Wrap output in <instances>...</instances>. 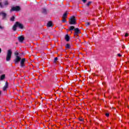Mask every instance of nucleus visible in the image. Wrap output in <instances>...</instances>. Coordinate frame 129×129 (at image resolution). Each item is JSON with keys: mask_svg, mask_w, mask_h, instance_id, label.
Returning <instances> with one entry per match:
<instances>
[{"mask_svg": "<svg viewBox=\"0 0 129 129\" xmlns=\"http://www.w3.org/2000/svg\"><path fill=\"white\" fill-rule=\"evenodd\" d=\"M12 54H13L12 50L11 49L8 50L7 51V54L6 56V61H10V60H11V58H12Z\"/></svg>", "mask_w": 129, "mask_h": 129, "instance_id": "obj_1", "label": "nucleus"}, {"mask_svg": "<svg viewBox=\"0 0 129 129\" xmlns=\"http://www.w3.org/2000/svg\"><path fill=\"white\" fill-rule=\"evenodd\" d=\"M70 25H75L76 24V19L74 16L72 17L69 19Z\"/></svg>", "mask_w": 129, "mask_h": 129, "instance_id": "obj_2", "label": "nucleus"}, {"mask_svg": "<svg viewBox=\"0 0 129 129\" xmlns=\"http://www.w3.org/2000/svg\"><path fill=\"white\" fill-rule=\"evenodd\" d=\"M21 11V8L19 6L13 7L10 10V12H19Z\"/></svg>", "mask_w": 129, "mask_h": 129, "instance_id": "obj_3", "label": "nucleus"}, {"mask_svg": "<svg viewBox=\"0 0 129 129\" xmlns=\"http://www.w3.org/2000/svg\"><path fill=\"white\" fill-rule=\"evenodd\" d=\"M8 5H9V2H8L7 0H6L4 2V5H3V4H2V2H0V8H5V6L7 7Z\"/></svg>", "mask_w": 129, "mask_h": 129, "instance_id": "obj_4", "label": "nucleus"}, {"mask_svg": "<svg viewBox=\"0 0 129 129\" xmlns=\"http://www.w3.org/2000/svg\"><path fill=\"white\" fill-rule=\"evenodd\" d=\"M25 62H26V59L22 58L20 62L21 67H25Z\"/></svg>", "mask_w": 129, "mask_h": 129, "instance_id": "obj_5", "label": "nucleus"}, {"mask_svg": "<svg viewBox=\"0 0 129 129\" xmlns=\"http://www.w3.org/2000/svg\"><path fill=\"white\" fill-rule=\"evenodd\" d=\"M75 35L78 36V34H80V30L79 28H75Z\"/></svg>", "mask_w": 129, "mask_h": 129, "instance_id": "obj_6", "label": "nucleus"}, {"mask_svg": "<svg viewBox=\"0 0 129 129\" xmlns=\"http://www.w3.org/2000/svg\"><path fill=\"white\" fill-rule=\"evenodd\" d=\"M21 57L19 56H17L16 59L14 60L15 64H17L18 62L21 61Z\"/></svg>", "mask_w": 129, "mask_h": 129, "instance_id": "obj_7", "label": "nucleus"}, {"mask_svg": "<svg viewBox=\"0 0 129 129\" xmlns=\"http://www.w3.org/2000/svg\"><path fill=\"white\" fill-rule=\"evenodd\" d=\"M16 25L17 27H19V28H20V29H23L24 28V26L23 25V24L20 23V22H16Z\"/></svg>", "mask_w": 129, "mask_h": 129, "instance_id": "obj_8", "label": "nucleus"}, {"mask_svg": "<svg viewBox=\"0 0 129 129\" xmlns=\"http://www.w3.org/2000/svg\"><path fill=\"white\" fill-rule=\"evenodd\" d=\"M8 86H9V84H8V82H6L5 85L3 87L4 91H6V90H7V89L8 88Z\"/></svg>", "mask_w": 129, "mask_h": 129, "instance_id": "obj_9", "label": "nucleus"}, {"mask_svg": "<svg viewBox=\"0 0 129 129\" xmlns=\"http://www.w3.org/2000/svg\"><path fill=\"white\" fill-rule=\"evenodd\" d=\"M24 39L25 38L23 37V36H20L18 37V40H19V42H22L23 41H24Z\"/></svg>", "mask_w": 129, "mask_h": 129, "instance_id": "obj_10", "label": "nucleus"}, {"mask_svg": "<svg viewBox=\"0 0 129 129\" xmlns=\"http://www.w3.org/2000/svg\"><path fill=\"white\" fill-rule=\"evenodd\" d=\"M1 15H2L3 19H5L7 17V14L4 12H1Z\"/></svg>", "mask_w": 129, "mask_h": 129, "instance_id": "obj_11", "label": "nucleus"}, {"mask_svg": "<svg viewBox=\"0 0 129 129\" xmlns=\"http://www.w3.org/2000/svg\"><path fill=\"white\" fill-rule=\"evenodd\" d=\"M68 15V12H66L63 15H62V18L66 19L67 18V16Z\"/></svg>", "mask_w": 129, "mask_h": 129, "instance_id": "obj_12", "label": "nucleus"}, {"mask_svg": "<svg viewBox=\"0 0 129 129\" xmlns=\"http://www.w3.org/2000/svg\"><path fill=\"white\" fill-rule=\"evenodd\" d=\"M17 27H18V26L17 25V23H16L13 27V31H16L17 30Z\"/></svg>", "mask_w": 129, "mask_h": 129, "instance_id": "obj_13", "label": "nucleus"}, {"mask_svg": "<svg viewBox=\"0 0 129 129\" xmlns=\"http://www.w3.org/2000/svg\"><path fill=\"white\" fill-rule=\"evenodd\" d=\"M65 39L67 42L70 40V37H69V36L68 35H67L65 37Z\"/></svg>", "mask_w": 129, "mask_h": 129, "instance_id": "obj_14", "label": "nucleus"}, {"mask_svg": "<svg viewBox=\"0 0 129 129\" xmlns=\"http://www.w3.org/2000/svg\"><path fill=\"white\" fill-rule=\"evenodd\" d=\"M6 77L5 75H2L0 77V80H4V78Z\"/></svg>", "mask_w": 129, "mask_h": 129, "instance_id": "obj_15", "label": "nucleus"}, {"mask_svg": "<svg viewBox=\"0 0 129 129\" xmlns=\"http://www.w3.org/2000/svg\"><path fill=\"white\" fill-rule=\"evenodd\" d=\"M47 27H52V22L49 21L47 24Z\"/></svg>", "mask_w": 129, "mask_h": 129, "instance_id": "obj_16", "label": "nucleus"}, {"mask_svg": "<svg viewBox=\"0 0 129 129\" xmlns=\"http://www.w3.org/2000/svg\"><path fill=\"white\" fill-rule=\"evenodd\" d=\"M74 29H75V27L73 26H71L69 27L70 31H72V30H74Z\"/></svg>", "mask_w": 129, "mask_h": 129, "instance_id": "obj_17", "label": "nucleus"}, {"mask_svg": "<svg viewBox=\"0 0 129 129\" xmlns=\"http://www.w3.org/2000/svg\"><path fill=\"white\" fill-rule=\"evenodd\" d=\"M66 49H70V44L69 43H68L66 45Z\"/></svg>", "mask_w": 129, "mask_h": 129, "instance_id": "obj_18", "label": "nucleus"}, {"mask_svg": "<svg viewBox=\"0 0 129 129\" xmlns=\"http://www.w3.org/2000/svg\"><path fill=\"white\" fill-rule=\"evenodd\" d=\"M62 23H66V18H62Z\"/></svg>", "mask_w": 129, "mask_h": 129, "instance_id": "obj_19", "label": "nucleus"}, {"mask_svg": "<svg viewBox=\"0 0 129 129\" xmlns=\"http://www.w3.org/2000/svg\"><path fill=\"white\" fill-rule=\"evenodd\" d=\"M46 9H42V13L43 14H46Z\"/></svg>", "mask_w": 129, "mask_h": 129, "instance_id": "obj_20", "label": "nucleus"}, {"mask_svg": "<svg viewBox=\"0 0 129 129\" xmlns=\"http://www.w3.org/2000/svg\"><path fill=\"white\" fill-rule=\"evenodd\" d=\"M11 21H15V17L13 16V17L11 18Z\"/></svg>", "mask_w": 129, "mask_h": 129, "instance_id": "obj_21", "label": "nucleus"}, {"mask_svg": "<svg viewBox=\"0 0 129 129\" xmlns=\"http://www.w3.org/2000/svg\"><path fill=\"white\" fill-rule=\"evenodd\" d=\"M15 56H16V57H17V56H18V55H19V52H15Z\"/></svg>", "mask_w": 129, "mask_h": 129, "instance_id": "obj_22", "label": "nucleus"}, {"mask_svg": "<svg viewBox=\"0 0 129 129\" xmlns=\"http://www.w3.org/2000/svg\"><path fill=\"white\" fill-rule=\"evenodd\" d=\"M58 60V58L57 57H55L54 58V62L56 63V61H57Z\"/></svg>", "mask_w": 129, "mask_h": 129, "instance_id": "obj_23", "label": "nucleus"}, {"mask_svg": "<svg viewBox=\"0 0 129 129\" xmlns=\"http://www.w3.org/2000/svg\"><path fill=\"white\" fill-rule=\"evenodd\" d=\"M79 120H80V121H83L84 119L83 118H80Z\"/></svg>", "mask_w": 129, "mask_h": 129, "instance_id": "obj_24", "label": "nucleus"}, {"mask_svg": "<svg viewBox=\"0 0 129 129\" xmlns=\"http://www.w3.org/2000/svg\"><path fill=\"white\" fill-rule=\"evenodd\" d=\"M91 4V2H89L88 3H87V7H88Z\"/></svg>", "mask_w": 129, "mask_h": 129, "instance_id": "obj_25", "label": "nucleus"}, {"mask_svg": "<svg viewBox=\"0 0 129 129\" xmlns=\"http://www.w3.org/2000/svg\"><path fill=\"white\" fill-rule=\"evenodd\" d=\"M128 33H125V37H128Z\"/></svg>", "mask_w": 129, "mask_h": 129, "instance_id": "obj_26", "label": "nucleus"}, {"mask_svg": "<svg viewBox=\"0 0 129 129\" xmlns=\"http://www.w3.org/2000/svg\"><path fill=\"white\" fill-rule=\"evenodd\" d=\"M106 116H107V117L109 116V113H106Z\"/></svg>", "mask_w": 129, "mask_h": 129, "instance_id": "obj_27", "label": "nucleus"}, {"mask_svg": "<svg viewBox=\"0 0 129 129\" xmlns=\"http://www.w3.org/2000/svg\"><path fill=\"white\" fill-rule=\"evenodd\" d=\"M118 57H121V54L118 53Z\"/></svg>", "mask_w": 129, "mask_h": 129, "instance_id": "obj_28", "label": "nucleus"}, {"mask_svg": "<svg viewBox=\"0 0 129 129\" xmlns=\"http://www.w3.org/2000/svg\"><path fill=\"white\" fill-rule=\"evenodd\" d=\"M82 2H83V3H86V0H82Z\"/></svg>", "mask_w": 129, "mask_h": 129, "instance_id": "obj_29", "label": "nucleus"}, {"mask_svg": "<svg viewBox=\"0 0 129 129\" xmlns=\"http://www.w3.org/2000/svg\"><path fill=\"white\" fill-rule=\"evenodd\" d=\"M0 29H4V27H3L1 26H0Z\"/></svg>", "mask_w": 129, "mask_h": 129, "instance_id": "obj_30", "label": "nucleus"}, {"mask_svg": "<svg viewBox=\"0 0 129 129\" xmlns=\"http://www.w3.org/2000/svg\"><path fill=\"white\" fill-rule=\"evenodd\" d=\"M0 53H2V49L0 48Z\"/></svg>", "mask_w": 129, "mask_h": 129, "instance_id": "obj_31", "label": "nucleus"}, {"mask_svg": "<svg viewBox=\"0 0 129 129\" xmlns=\"http://www.w3.org/2000/svg\"><path fill=\"white\" fill-rule=\"evenodd\" d=\"M2 94V91H0V95Z\"/></svg>", "mask_w": 129, "mask_h": 129, "instance_id": "obj_32", "label": "nucleus"}, {"mask_svg": "<svg viewBox=\"0 0 129 129\" xmlns=\"http://www.w3.org/2000/svg\"><path fill=\"white\" fill-rule=\"evenodd\" d=\"M88 25H89V23H88Z\"/></svg>", "mask_w": 129, "mask_h": 129, "instance_id": "obj_33", "label": "nucleus"}]
</instances>
